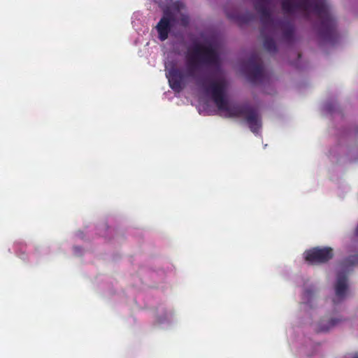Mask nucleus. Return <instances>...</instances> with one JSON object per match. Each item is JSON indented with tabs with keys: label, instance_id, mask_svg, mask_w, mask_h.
<instances>
[{
	"label": "nucleus",
	"instance_id": "nucleus-1",
	"mask_svg": "<svg viewBox=\"0 0 358 358\" xmlns=\"http://www.w3.org/2000/svg\"><path fill=\"white\" fill-rule=\"evenodd\" d=\"M220 56L216 49L211 45L194 43L189 49L186 56V69H180L174 64L167 68L166 76L170 87L175 92H180L185 87L188 78H195L196 85L203 91L210 94L220 110L227 112L230 117H244L250 131L255 134L259 131L262 120L258 110L249 104H235L229 106L227 102L226 91L227 83L224 79L212 81L207 84V79L197 77L196 74L201 66H218Z\"/></svg>",
	"mask_w": 358,
	"mask_h": 358
},
{
	"label": "nucleus",
	"instance_id": "nucleus-2",
	"mask_svg": "<svg viewBox=\"0 0 358 358\" xmlns=\"http://www.w3.org/2000/svg\"><path fill=\"white\" fill-rule=\"evenodd\" d=\"M327 1H282L281 8L285 16L306 20H316L315 27L321 40L331 44L338 40L337 22Z\"/></svg>",
	"mask_w": 358,
	"mask_h": 358
},
{
	"label": "nucleus",
	"instance_id": "nucleus-3",
	"mask_svg": "<svg viewBox=\"0 0 358 358\" xmlns=\"http://www.w3.org/2000/svg\"><path fill=\"white\" fill-rule=\"evenodd\" d=\"M271 1H255L254 7L259 15L262 24L260 30L261 36L263 38V45L265 50L270 53L277 51L276 44L272 38L273 32L276 29L282 31V39L291 43L294 38L295 27L293 22L287 20H276L272 16L270 8Z\"/></svg>",
	"mask_w": 358,
	"mask_h": 358
},
{
	"label": "nucleus",
	"instance_id": "nucleus-4",
	"mask_svg": "<svg viewBox=\"0 0 358 358\" xmlns=\"http://www.w3.org/2000/svg\"><path fill=\"white\" fill-rule=\"evenodd\" d=\"M357 265H358V255H350L340 264L341 270L338 273L335 285V293L340 299L345 297L348 290L347 273L352 270L353 266Z\"/></svg>",
	"mask_w": 358,
	"mask_h": 358
},
{
	"label": "nucleus",
	"instance_id": "nucleus-5",
	"mask_svg": "<svg viewBox=\"0 0 358 358\" xmlns=\"http://www.w3.org/2000/svg\"><path fill=\"white\" fill-rule=\"evenodd\" d=\"M305 259L310 264H324L334 257L333 249L330 247H316L304 252Z\"/></svg>",
	"mask_w": 358,
	"mask_h": 358
},
{
	"label": "nucleus",
	"instance_id": "nucleus-6",
	"mask_svg": "<svg viewBox=\"0 0 358 358\" xmlns=\"http://www.w3.org/2000/svg\"><path fill=\"white\" fill-rule=\"evenodd\" d=\"M248 77L251 83H256L262 80L263 78V66L261 59L256 55H252L248 62Z\"/></svg>",
	"mask_w": 358,
	"mask_h": 358
},
{
	"label": "nucleus",
	"instance_id": "nucleus-7",
	"mask_svg": "<svg viewBox=\"0 0 358 358\" xmlns=\"http://www.w3.org/2000/svg\"><path fill=\"white\" fill-rule=\"evenodd\" d=\"M225 13L227 18L236 22L240 26L252 22L255 18L252 13L248 10L241 11L237 8H226Z\"/></svg>",
	"mask_w": 358,
	"mask_h": 358
},
{
	"label": "nucleus",
	"instance_id": "nucleus-8",
	"mask_svg": "<svg viewBox=\"0 0 358 358\" xmlns=\"http://www.w3.org/2000/svg\"><path fill=\"white\" fill-rule=\"evenodd\" d=\"M172 22H175L173 15L168 10H165L164 16L161 18L156 27L159 34V38L162 41L167 39L172 27Z\"/></svg>",
	"mask_w": 358,
	"mask_h": 358
},
{
	"label": "nucleus",
	"instance_id": "nucleus-9",
	"mask_svg": "<svg viewBox=\"0 0 358 358\" xmlns=\"http://www.w3.org/2000/svg\"><path fill=\"white\" fill-rule=\"evenodd\" d=\"M179 22H180V24L186 27L189 25V18L187 15H182L180 20H179Z\"/></svg>",
	"mask_w": 358,
	"mask_h": 358
},
{
	"label": "nucleus",
	"instance_id": "nucleus-10",
	"mask_svg": "<svg viewBox=\"0 0 358 358\" xmlns=\"http://www.w3.org/2000/svg\"><path fill=\"white\" fill-rule=\"evenodd\" d=\"M314 294V291L312 289H306L304 292V297L309 300Z\"/></svg>",
	"mask_w": 358,
	"mask_h": 358
},
{
	"label": "nucleus",
	"instance_id": "nucleus-11",
	"mask_svg": "<svg viewBox=\"0 0 358 358\" xmlns=\"http://www.w3.org/2000/svg\"><path fill=\"white\" fill-rule=\"evenodd\" d=\"M337 322L338 321L336 320H331L330 321V327L334 326Z\"/></svg>",
	"mask_w": 358,
	"mask_h": 358
},
{
	"label": "nucleus",
	"instance_id": "nucleus-12",
	"mask_svg": "<svg viewBox=\"0 0 358 358\" xmlns=\"http://www.w3.org/2000/svg\"><path fill=\"white\" fill-rule=\"evenodd\" d=\"M355 235H356L357 236H358V224H357V228H356V229H355Z\"/></svg>",
	"mask_w": 358,
	"mask_h": 358
},
{
	"label": "nucleus",
	"instance_id": "nucleus-13",
	"mask_svg": "<svg viewBox=\"0 0 358 358\" xmlns=\"http://www.w3.org/2000/svg\"><path fill=\"white\" fill-rule=\"evenodd\" d=\"M329 328H322V331H327Z\"/></svg>",
	"mask_w": 358,
	"mask_h": 358
}]
</instances>
